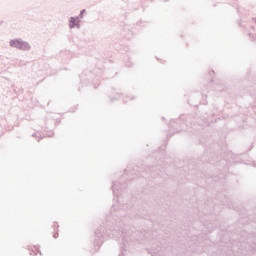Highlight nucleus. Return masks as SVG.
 <instances>
[{
    "label": "nucleus",
    "instance_id": "f257e3e1",
    "mask_svg": "<svg viewBox=\"0 0 256 256\" xmlns=\"http://www.w3.org/2000/svg\"><path fill=\"white\" fill-rule=\"evenodd\" d=\"M28 253L30 256H37L39 253V248L37 246H29Z\"/></svg>",
    "mask_w": 256,
    "mask_h": 256
},
{
    "label": "nucleus",
    "instance_id": "f03ea898",
    "mask_svg": "<svg viewBox=\"0 0 256 256\" xmlns=\"http://www.w3.org/2000/svg\"><path fill=\"white\" fill-rule=\"evenodd\" d=\"M21 43H23V41H21V40H11L10 41L11 47H15L16 49L21 48Z\"/></svg>",
    "mask_w": 256,
    "mask_h": 256
},
{
    "label": "nucleus",
    "instance_id": "7ed1b4c3",
    "mask_svg": "<svg viewBox=\"0 0 256 256\" xmlns=\"http://www.w3.org/2000/svg\"><path fill=\"white\" fill-rule=\"evenodd\" d=\"M75 27H79V19L71 18L70 19V28L73 29Z\"/></svg>",
    "mask_w": 256,
    "mask_h": 256
},
{
    "label": "nucleus",
    "instance_id": "20e7f679",
    "mask_svg": "<svg viewBox=\"0 0 256 256\" xmlns=\"http://www.w3.org/2000/svg\"><path fill=\"white\" fill-rule=\"evenodd\" d=\"M22 51H29L31 49V46L27 42H23L20 44V48Z\"/></svg>",
    "mask_w": 256,
    "mask_h": 256
},
{
    "label": "nucleus",
    "instance_id": "39448f33",
    "mask_svg": "<svg viewBox=\"0 0 256 256\" xmlns=\"http://www.w3.org/2000/svg\"><path fill=\"white\" fill-rule=\"evenodd\" d=\"M59 237V234H54V238L57 239Z\"/></svg>",
    "mask_w": 256,
    "mask_h": 256
}]
</instances>
